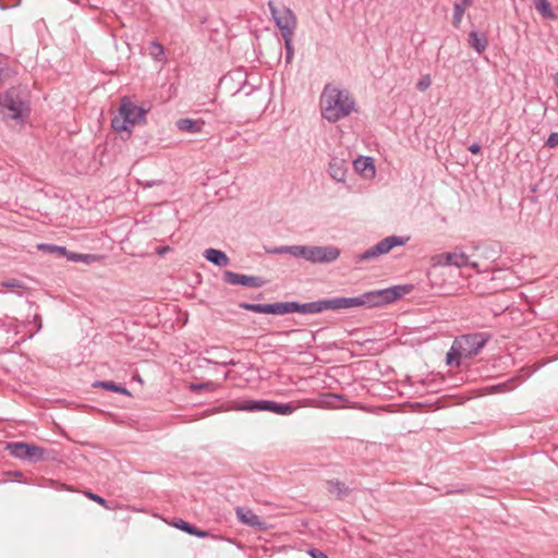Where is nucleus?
Here are the masks:
<instances>
[{
	"label": "nucleus",
	"mask_w": 558,
	"mask_h": 558,
	"mask_svg": "<svg viewBox=\"0 0 558 558\" xmlns=\"http://www.w3.org/2000/svg\"><path fill=\"white\" fill-rule=\"evenodd\" d=\"M322 116L329 122H337L355 110V101L347 89L327 84L320 96Z\"/></svg>",
	"instance_id": "nucleus-1"
},
{
	"label": "nucleus",
	"mask_w": 558,
	"mask_h": 558,
	"mask_svg": "<svg viewBox=\"0 0 558 558\" xmlns=\"http://www.w3.org/2000/svg\"><path fill=\"white\" fill-rule=\"evenodd\" d=\"M413 290L412 284H398L385 289L372 290L352 298H344L345 310L365 306L368 308L390 304Z\"/></svg>",
	"instance_id": "nucleus-2"
},
{
	"label": "nucleus",
	"mask_w": 558,
	"mask_h": 558,
	"mask_svg": "<svg viewBox=\"0 0 558 558\" xmlns=\"http://www.w3.org/2000/svg\"><path fill=\"white\" fill-rule=\"evenodd\" d=\"M0 107L9 111V118L23 122L31 113L29 98L26 88L13 86L0 94Z\"/></svg>",
	"instance_id": "nucleus-3"
},
{
	"label": "nucleus",
	"mask_w": 558,
	"mask_h": 558,
	"mask_svg": "<svg viewBox=\"0 0 558 558\" xmlns=\"http://www.w3.org/2000/svg\"><path fill=\"white\" fill-rule=\"evenodd\" d=\"M147 109L137 106L130 98L121 101L119 113L111 120V128L117 132H129L135 123L145 121Z\"/></svg>",
	"instance_id": "nucleus-4"
},
{
	"label": "nucleus",
	"mask_w": 558,
	"mask_h": 558,
	"mask_svg": "<svg viewBox=\"0 0 558 558\" xmlns=\"http://www.w3.org/2000/svg\"><path fill=\"white\" fill-rule=\"evenodd\" d=\"M4 449L11 457L34 464L54 459L52 450L26 441L7 442Z\"/></svg>",
	"instance_id": "nucleus-5"
},
{
	"label": "nucleus",
	"mask_w": 558,
	"mask_h": 558,
	"mask_svg": "<svg viewBox=\"0 0 558 558\" xmlns=\"http://www.w3.org/2000/svg\"><path fill=\"white\" fill-rule=\"evenodd\" d=\"M231 409L245 412L267 411L280 415H290L295 411V407L292 403L277 402L274 400L234 401Z\"/></svg>",
	"instance_id": "nucleus-6"
},
{
	"label": "nucleus",
	"mask_w": 558,
	"mask_h": 558,
	"mask_svg": "<svg viewBox=\"0 0 558 558\" xmlns=\"http://www.w3.org/2000/svg\"><path fill=\"white\" fill-rule=\"evenodd\" d=\"M340 256V250L332 245H296L295 257L312 264H330Z\"/></svg>",
	"instance_id": "nucleus-7"
},
{
	"label": "nucleus",
	"mask_w": 558,
	"mask_h": 558,
	"mask_svg": "<svg viewBox=\"0 0 558 558\" xmlns=\"http://www.w3.org/2000/svg\"><path fill=\"white\" fill-rule=\"evenodd\" d=\"M267 5L281 36H293L298 23L294 12L289 7L284 5L279 9L272 0L268 1Z\"/></svg>",
	"instance_id": "nucleus-8"
},
{
	"label": "nucleus",
	"mask_w": 558,
	"mask_h": 558,
	"mask_svg": "<svg viewBox=\"0 0 558 558\" xmlns=\"http://www.w3.org/2000/svg\"><path fill=\"white\" fill-rule=\"evenodd\" d=\"M490 338L487 332L465 333L454 339L456 348L462 351L464 357L471 359L481 352Z\"/></svg>",
	"instance_id": "nucleus-9"
},
{
	"label": "nucleus",
	"mask_w": 558,
	"mask_h": 558,
	"mask_svg": "<svg viewBox=\"0 0 558 558\" xmlns=\"http://www.w3.org/2000/svg\"><path fill=\"white\" fill-rule=\"evenodd\" d=\"M345 310L344 296H337L330 299H320L313 302L300 303L296 302V313L300 314H319L324 311H339Z\"/></svg>",
	"instance_id": "nucleus-10"
},
{
	"label": "nucleus",
	"mask_w": 558,
	"mask_h": 558,
	"mask_svg": "<svg viewBox=\"0 0 558 558\" xmlns=\"http://www.w3.org/2000/svg\"><path fill=\"white\" fill-rule=\"evenodd\" d=\"M495 276L490 274H478L476 277H471L469 280L470 290L477 295H487L495 293L499 287L494 283Z\"/></svg>",
	"instance_id": "nucleus-11"
},
{
	"label": "nucleus",
	"mask_w": 558,
	"mask_h": 558,
	"mask_svg": "<svg viewBox=\"0 0 558 558\" xmlns=\"http://www.w3.org/2000/svg\"><path fill=\"white\" fill-rule=\"evenodd\" d=\"M223 281L229 284L244 286L250 288H262L265 280L258 276L242 275L231 270L223 271Z\"/></svg>",
	"instance_id": "nucleus-12"
},
{
	"label": "nucleus",
	"mask_w": 558,
	"mask_h": 558,
	"mask_svg": "<svg viewBox=\"0 0 558 558\" xmlns=\"http://www.w3.org/2000/svg\"><path fill=\"white\" fill-rule=\"evenodd\" d=\"M442 256L445 257L447 265H452L458 268H461V267H471V268H475V269L478 268V264L476 262L471 260L470 256L462 251L445 253Z\"/></svg>",
	"instance_id": "nucleus-13"
},
{
	"label": "nucleus",
	"mask_w": 558,
	"mask_h": 558,
	"mask_svg": "<svg viewBox=\"0 0 558 558\" xmlns=\"http://www.w3.org/2000/svg\"><path fill=\"white\" fill-rule=\"evenodd\" d=\"M409 241L408 236L389 235L376 243L374 246L377 254L384 255L389 253L393 247L402 246Z\"/></svg>",
	"instance_id": "nucleus-14"
},
{
	"label": "nucleus",
	"mask_w": 558,
	"mask_h": 558,
	"mask_svg": "<svg viewBox=\"0 0 558 558\" xmlns=\"http://www.w3.org/2000/svg\"><path fill=\"white\" fill-rule=\"evenodd\" d=\"M348 168V162L344 159L333 157L329 161L328 172L335 181L344 182Z\"/></svg>",
	"instance_id": "nucleus-15"
},
{
	"label": "nucleus",
	"mask_w": 558,
	"mask_h": 558,
	"mask_svg": "<svg viewBox=\"0 0 558 558\" xmlns=\"http://www.w3.org/2000/svg\"><path fill=\"white\" fill-rule=\"evenodd\" d=\"M235 513L238 520L243 524L259 529H263V526L265 525V523L262 522L260 518L257 514H255L251 509L238 507Z\"/></svg>",
	"instance_id": "nucleus-16"
},
{
	"label": "nucleus",
	"mask_w": 558,
	"mask_h": 558,
	"mask_svg": "<svg viewBox=\"0 0 558 558\" xmlns=\"http://www.w3.org/2000/svg\"><path fill=\"white\" fill-rule=\"evenodd\" d=\"M175 125L178 130L181 132L196 134L202 131V129L205 125V122L199 119L195 120L191 118H182L175 122Z\"/></svg>",
	"instance_id": "nucleus-17"
},
{
	"label": "nucleus",
	"mask_w": 558,
	"mask_h": 558,
	"mask_svg": "<svg viewBox=\"0 0 558 558\" xmlns=\"http://www.w3.org/2000/svg\"><path fill=\"white\" fill-rule=\"evenodd\" d=\"M203 256L207 262L218 267H226L230 264L228 255L223 251L217 248L205 250Z\"/></svg>",
	"instance_id": "nucleus-18"
},
{
	"label": "nucleus",
	"mask_w": 558,
	"mask_h": 558,
	"mask_svg": "<svg viewBox=\"0 0 558 558\" xmlns=\"http://www.w3.org/2000/svg\"><path fill=\"white\" fill-rule=\"evenodd\" d=\"M469 45L478 54L486 50L488 46V38L485 33L477 32L475 29L469 33Z\"/></svg>",
	"instance_id": "nucleus-19"
},
{
	"label": "nucleus",
	"mask_w": 558,
	"mask_h": 558,
	"mask_svg": "<svg viewBox=\"0 0 558 558\" xmlns=\"http://www.w3.org/2000/svg\"><path fill=\"white\" fill-rule=\"evenodd\" d=\"M268 314L286 315L296 313V301L277 302L268 304Z\"/></svg>",
	"instance_id": "nucleus-20"
},
{
	"label": "nucleus",
	"mask_w": 558,
	"mask_h": 558,
	"mask_svg": "<svg viewBox=\"0 0 558 558\" xmlns=\"http://www.w3.org/2000/svg\"><path fill=\"white\" fill-rule=\"evenodd\" d=\"M326 488L329 494L337 497V499H344L350 493L351 488L339 480H329L326 482Z\"/></svg>",
	"instance_id": "nucleus-21"
},
{
	"label": "nucleus",
	"mask_w": 558,
	"mask_h": 558,
	"mask_svg": "<svg viewBox=\"0 0 558 558\" xmlns=\"http://www.w3.org/2000/svg\"><path fill=\"white\" fill-rule=\"evenodd\" d=\"M172 525L190 535L197 536L199 538H205L209 536V532L205 530H199L195 525L182 520V519H174L172 521Z\"/></svg>",
	"instance_id": "nucleus-22"
},
{
	"label": "nucleus",
	"mask_w": 558,
	"mask_h": 558,
	"mask_svg": "<svg viewBox=\"0 0 558 558\" xmlns=\"http://www.w3.org/2000/svg\"><path fill=\"white\" fill-rule=\"evenodd\" d=\"M93 387L94 388H102V389H106L108 391L117 392V393H120V395H125V396H130L131 395L130 391L124 386L116 384L114 381L97 380V381H95L93 384Z\"/></svg>",
	"instance_id": "nucleus-23"
},
{
	"label": "nucleus",
	"mask_w": 558,
	"mask_h": 558,
	"mask_svg": "<svg viewBox=\"0 0 558 558\" xmlns=\"http://www.w3.org/2000/svg\"><path fill=\"white\" fill-rule=\"evenodd\" d=\"M15 74L16 71L13 68H11L9 58H0V86L4 84V82L12 78Z\"/></svg>",
	"instance_id": "nucleus-24"
},
{
	"label": "nucleus",
	"mask_w": 558,
	"mask_h": 558,
	"mask_svg": "<svg viewBox=\"0 0 558 558\" xmlns=\"http://www.w3.org/2000/svg\"><path fill=\"white\" fill-rule=\"evenodd\" d=\"M533 3L543 17L548 20L557 19V15L554 13L550 3L547 0H533Z\"/></svg>",
	"instance_id": "nucleus-25"
},
{
	"label": "nucleus",
	"mask_w": 558,
	"mask_h": 558,
	"mask_svg": "<svg viewBox=\"0 0 558 558\" xmlns=\"http://www.w3.org/2000/svg\"><path fill=\"white\" fill-rule=\"evenodd\" d=\"M354 167L356 170H359L365 174H366L367 170L371 172V174L375 173L373 158L368 157V156H361L356 160H354Z\"/></svg>",
	"instance_id": "nucleus-26"
},
{
	"label": "nucleus",
	"mask_w": 558,
	"mask_h": 558,
	"mask_svg": "<svg viewBox=\"0 0 558 558\" xmlns=\"http://www.w3.org/2000/svg\"><path fill=\"white\" fill-rule=\"evenodd\" d=\"M0 330L5 331L7 333H20V328L17 325V320L14 317H10L5 315L4 317H0Z\"/></svg>",
	"instance_id": "nucleus-27"
},
{
	"label": "nucleus",
	"mask_w": 558,
	"mask_h": 558,
	"mask_svg": "<svg viewBox=\"0 0 558 558\" xmlns=\"http://www.w3.org/2000/svg\"><path fill=\"white\" fill-rule=\"evenodd\" d=\"M38 250L48 254L56 255L58 257H66L69 252L65 246L46 243L39 244Z\"/></svg>",
	"instance_id": "nucleus-28"
},
{
	"label": "nucleus",
	"mask_w": 558,
	"mask_h": 558,
	"mask_svg": "<svg viewBox=\"0 0 558 558\" xmlns=\"http://www.w3.org/2000/svg\"><path fill=\"white\" fill-rule=\"evenodd\" d=\"M264 251L267 254H271V255L290 254L291 256L295 257L296 245H280V246L264 245Z\"/></svg>",
	"instance_id": "nucleus-29"
},
{
	"label": "nucleus",
	"mask_w": 558,
	"mask_h": 558,
	"mask_svg": "<svg viewBox=\"0 0 558 558\" xmlns=\"http://www.w3.org/2000/svg\"><path fill=\"white\" fill-rule=\"evenodd\" d=\"M66 259L70 262H75V263L90 264V263L98 260V256L94 255V254H81V253H74V252L69 251Z\"/></svg>",
	"instance_id": "nucleus-30"
},
{
	"label": "nucleus",
	"mask_w": 558,
	"mask_h": 558,
	"mask_svg": "<svg viewBox=\"0 0 558 558\" xmlns=\"http://www.w3.org/2000/svg\"><path fill=\"white\" fill-rule=\"evenodd\" d=\"M464 356L460 349L456 348V340L453 341L449 352L446 355V363L448 365H460L461 357Z\"/></svg>",
	"instance_id": "nucleus-31"
},
{
	"label": "nucleus",
	"mask_w": 558,
	"mask_h": 558,
	"mask_svg": "<svg viewBox=\"0 0 558 558\" xmlns=\"http://www.w3.org/2000/svg\"><path fill=\"white\" fill-rule=\"evenodd\" d=\"M239 307L258 314H268V304L241 302Z\"/></svg>",
	"instance_id": "nucleus-32"
},
{
	"label": "nucleus",
	"mask_w": 558,
	"mask_h": 558,
	"mask_svg": "<svg viewBox=\"0 0 558 558\" xmlns=\"http://www.w3.org/2000/svg\"><path fill=\"white\" fill-rule=\"evenodd\" d=\"M518 378L519 377H512L509 380L497 384L492 387V390L495 392H505L513 390L518 386Z\"/></svg>",
	"instance_id": "nucleus-33"
},
{
	"label": "nucleus",
	"mask_w": 558,
	"mask_h": 558,
	"mask_svg": "<svg viewBox=\"0 0 558 558\" xmlns=\"http://www.w3.org/2000/svg\"><path fill=\"white\" fill-rule=\"evenodd\" d=\"M466 7L468 5H464V3H454L452 15V24L454 27L460 26Z\"/></svg>",
	"instance_id": "nucleus-34"
},
{
	"label": "nucleus",
	"mask_w": 558,
	"mask_h": 558,
	"mask_svg": "<svg viewBox=\"0 0 558 558\" xmlns=\"http://www.w3.org/2000/svg\"><path fill=\"white\" fill-rule=\"evenodd\" d=\"M282 39L284 41V49H286L284 60H286L287 64H290L293 59V56H294L293 36H286V37H282Z\"/></svg>",
	"instance_id": "nucleus-35"
},
{
	"label": "nucleus",
	"mask_w": 558,
	"mask_h": 558,
	"mask_svg": "<svg viewBox=\"0 0 558 558\" xmlns=\"http://www.w3.org/2000/svg\"><path fill=\"white\" fill-rule=\"evenodd\" d=\"M149 53L155 60L160 61L165 56L163 46L156 40L151 41L149 47Z\"/></svg>",
	"instance_id": "nucleus-36"
},
{
	"label": "nucleus",
	"mask_w": 558,
	"mask_h": 558,
	"mask_svg": "<svg viewBox=\"0 0 558 558\" xmlns=\"http://www.w3.org/2000/svg\"><path fill=\"white\" fill-rule=\"evenodd\" d=\"M379 255L375 251L374 246L369 247L368 250L364 251L362 254L356 256L357 262H365L373 258L378 257Z\"/></svg>",
	"instance_id": "nucleus-37"
},
{
	"label": "nucleus",
	"mask_w": 558,
	"mask_h": 558,
	"mask_svg": "<svg viewBox=\"0 0 558 558\" xmlns=\"http://www.w3.org/2000/svg\"><path fill=\"white\" fill-rule=\"evenodd\" d=\"M1 286L8 289H25L24 282L14 278L2 281Z\"/></svg>",
	"instance_id": "nucleus-38"
},
{
	"label": "nucleus",
	"mask_w": 558,
	"mask_h": 558,
	"mask_svg": "<svg viewBox=\"0 0 558 558\" xmlns=\"http://www.w3.org/2000/svg\"><path fill=\"white\" fill-rule=\"evenodd\" d=\"M204 361L208 364H216V365H221V366H234L236 365V362L234 360H222V361H215L214 359L211 357H204Z\"/></svg>",
	"instance_id": "nucleus-39"
},
{
	"label": "nucleus",
	"mask_w": 558,
	"mask_h": 558,
	"mask_svg": "<svg viewBox=\"0 0 558 558\" xmlns=\"http://www.w3.org/2000/svg\"><path fill=\"white\" fill-rule=\"evenodd\" d=\"M85 495H86L90 500L96 501L98 505H100V506H102V507H105V508H107V509L109 508V507L107 506V500H106L104 497H101V496H99V495H97V494H95V493H92V492H86V493H85Z\"/></svg>",
	"instance_id": "nucleus-40"
},
{
	"label": "nucleus",
	"mask_w": 558,
	"mask_h": 558,
	"mask_svg": "<svg viewBox=\"0 0 558 558\" xmlns=\"http://www.w3.org/2000/svg\"><path fill=\"white\" fill-rule=\"evenodd\" d=\"M191 390L195 391V390H202V389H206V390H213L215 388V384L211 383V381H207V383H202V384H192L190 386Z\"/></svg>",
	"instance_id": "nucleus-41"
},
{
	"label": "nucleus",
	"mask_w": 558,
	"mask_h": 558,
	"mask_svg": "<svg viewBox=\"0 0 558 558\" xmlns=\"http://www.w3.org/2000/svg\"><path fill=\"white\" fill-rule=\"evenodd\" d=\"M545 145L548 148H554L558 146V132H551L547 137Z\"/></svg>",
	"instance_id": "nucleus-42"
},
{
	"label": "nucleus",
	"mask_w": 558,
	"mask_h": 558,
	"mask_svg": "<svg viewBox=\"0 0 558 558\" xmlns=\"http://www.w3.org/2000/svg\"><path fill=\"white\" fill-rule=\"evenodd\" d=\"M429 85H430V80L428 76H425L417 82L416 87L418 90L424 92L429 87Z\"/></svg>",
	"instance_id": "nucleus-43"
},
{
	"label": "nucleus",
	"mask_w": 558,
	"mask_h": 558,
	"mask_svg": "<svg viewBox=\"0 0 558 558\" xmlns=\"http://www.w3.org/2000/svg\"><path fill=\"white\" fill-rule=\"evenodd\" d=\"M307 553L312 558H329L324 551L317 548H310Z\"/></svg>",
	"instance_id": "nucleus-44"
},
{
	"label": "nucleus",
	"mask_w": 558,
	"mask_h": 558,
	"mask_svg": "<svg viewBox=\"0 0 558 558\" xmlns=\"http://www.w3.org/2000/svg\"><path fill=\"white\" fill-rule=\"evenodd\" d=\"M28 324L35 325V327H36L35 332H38L41 329V327H43L40 315L39 314H35L34 317H33V320L28 322Z\"/></svg>",
	"instance_id": "nucleus-45"
},
{
	"label": "nucleus",
	"mask_w": 558,
	"mask_h": 558,
	"mask_svg": "<svg viewBox=\"0 0 558 558\" xmlns=\"http://www.w3.org/2000/svg\"><path fill=\"white\" fill-rule=\"evenodd\" d=\"M482 147L478 143H473L469 146V151L473 155H476L481 151Z\"/></svg>",
	"instance_id": "nucleus-46"
},
{
	"label": "nucleus",
	"mask_w": 558,
	"mask_h": 558,
	"mask_svg": "<svg viewBox=\"0 0 558 558\" xmlns=\"http://www.w3.org/2000/svg\"><path fill=\"white\" fill-rule=\"evenodd\" d=\"M531 374H532L531 371H529L527 368H521L519 371V376H520V378H522L521 381L529 378L531 376Z\"/></svg>",
	"instance_id": "nucleus-47"
},
{
	"label": "nucleus",
	"mask_w": 558,
	"mask_h": 558,
	"mask_svg": "<svg viewBox=\"0 0 558 558\" xmlns=\"http://www.w3.org/2000/svg\"><path fill=\"white\" fill-rule=\"evenodd\" d=\"M208 354H216L217 357H219L221 361L223 360V356H222V351L216 349V348H211L210 350H207L206 351Z\"/></svg>",
	"instance_id": "nucleus-48"
},
{
	"label": "nucleus",
	"mask_w": 558,
	"mask_h": 558,
	"mask_svg": "<svg viewBox=\"0 0 558 558\" xmlns=\"http://www.w3.org/2000/svg\"><path fill=\"white\" fill-rule=\"evenodd\" d=\"M162 184L161 180H151L145 183V187H153L155 185Z\"/></svg>",
	"instance_id": "nucleus-49"
},
{
	"label": "nucleus",
	"mask_w": 558,
	"mask_h": 558,
	"mask_svg": "<svg viewBox=\"0 0 558 558\" xmlns=\"http://www.w3.org/2000/svg\"><path fill=\"white\" fill-rule=\"evenodd\" d=\"M468 490H469V489H468V487L463 485L462 487L457 488V489H453V490H451L450 493H453V494H463V493H465V492H468Z\"/></svg>",
	"instance_id": "nucleus-50"
},
{
	"label": "nucleus",
	"mask_w": 558,
	"mask_h": 558,
	"mask_svg": "<svg viewBox=\"0 0 558 558\" xmlns=\"http://www.w3.org/2000/svg\"><path fill=\"white\" fill-rule=\"evenodd\" d=\"M168 251H170V247H169V246H162V247H159V248L157 250V253H158L159 255H163V254H166Z\"/></svg>",
	"instance_id": "nucleus-51"
},
{
	"label": "nucleus",
	"mask_w": 558,
	"mask_h": 558,
	"mask_svg": "<svg viewBox=\"0 0 558 558\" xmlns=\"http://www.w3.org/2000/svg\"><path fill=\"white\" fill-rule=\"evenodd\" d=\"M555 86L558 88V72L553 76Z\"/></svg>",
	"instance_id": "nucleus-52"
},
{
	"label": "nucleus",
	"mask_w": 558,
	"mask_h": 558,
	"mask_svg": "<svg viewBox=\"0 0 558 558\" xmlns=\"http://www.w3.org/2000/svg\"><path fill=\"white\" fill-rule=\"evenodd\" d=\"M530 191H531L532 193H535V192L537 191V185H536V184L531 185V186H530Z\"/></svg>",
	"instance_id": "nucleus-53"
},
{
	"label": "nucleus",
	"mask_w": 558,
	"mask_h": 558,
	"mask_svg": "<svg viewBox=\"0 0 558 558\" xmlns=\"http://www.w3.org/2000/svg\"><path fill=\"white\" fill-rule=\"evenodd\" d=\"M472 0H461L460 3H464V5H470Z\"/></svg>",
	"instance_id": "nucleus-54"
},
{
	"label": "nucleus",
	"mask_w": 558,
	"mask_h": 558,
	"mask_svg": "<svg viewBox=\"0 0 558 558\" xmlns=\"http://www.w3.org/2000/svg\"><path fill=\"white\" fill-rule=\"evenodd\" d=\"M531 202L536 204L538 202L537 197L536 196H531L530 197Z\"/></svg>",
	"instance_id": "nucleus-55"
},
{
	"label": "nucleus",
	"mask_w": 558,
	"mask_h": 558,
	"mask_svg": "<svg viewBox=\"0 0 558 558\" xmlns=\"http://www.w3.org/2000/svg\"><path fill=\"white\" fill-rule=\"evenodd\" d=\"M20 343H21V341H20V340H16V341H14V342L12 343V345H19Z\"/></svg>",
	"instance_id": "nucleus-56"
},
{
	"label": "nucleus",
	"mask_w": 558,
	"mask_h": 558,
	"mask_svg": "<svg viewBox=\"0 0 558 558\" xmlns=\"http://www.w3.org/2000/svg\"><path fill=\"white\" fill-rule=\"evenodd\" d=\"M1 292H2V291L0 290V293H1Z\"/></svg>",
	"instance_id": "nucleus-57"
}]
</instances>
